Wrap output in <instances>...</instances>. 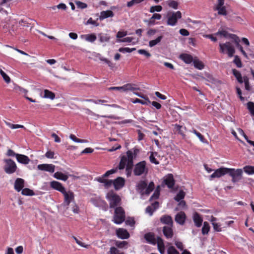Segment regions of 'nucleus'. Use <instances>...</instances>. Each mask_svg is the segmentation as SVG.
Masks as SVG:
<instances>
[{
  "label": "nucleus",
  "instance_id": "obj_1",
  "mask_svg": "<svg viewBox=\"0 0 254 254\" xmlns=\"http://www.w3.org/2000/svg\"><path fill=\"white\" fill-rule=\"evenodd\" d=\"M139 152V150L136 148L128 150L126 153L127 155H124L121 157L118 167H117L118 169H125L127 164H133V158Z\"/></svg>",
  "mask_w": 254,
  "mask_h": 254
},
{
  "label": "nucleus",
  "instance_id": "obj_2",
  "mask_svg": "<svg viewBox=\"0 0 254 254\" xmlns=\"http://www.w3.org/2000/svg\"><path fill=\"white\" fill-rule=\"evenodd\" d=\"M144 238L146 242L150 244L155 245L157 244L158 250L160 254H165V245L163 240L161 237H157L156 238L153 233L148 232L144 235Z\"/></svg>",
  "mask_w": 254,
  "mask_h": 254
},
{
  "label": "nucleus",
  "instance_id": "obj_3",
  "mask_svg": "<svg viewBox=\"0 0 254 254\" xmlns=\"http://www.w3.org/2000/svg\"><path fill=\"white\" fill-rule=\"evenodd\" d=\"M154 189V184L153 182L149 183L147 186L145 181H140L136 185V190L141 195H148Z\"/></svg>",
  "mask_w": 254,
  "mask_h": 254
},
{
  "label": "nucleus",
  "instance_id": "obj_4",
  "mask_svg": "<svg viewBox=\"0 0 254 254\" xmlns=\"http://www.w3.org/2000/svg\"><path fill=\"white\" fill-rule=\"evenodd\" d=\"M106 198L109 202L110 207L111 208H116L121 205V197L113 191H109L107 194Z\"/></svg>",
  "mask_w": 254,
  "mask_h": 254
},
{
  "label": "nucleus",
  "instance_id": "obj_5",
  "mask_svg": "<svg viewBox=\"0 0 254 254\" xmlns=\"http://www.w3.org/2000/svg\"><path fill=\"white\" fill-rule=\"evenodd\" d=\"M146 162L142 161L136 163L133 170V174L136 176H140L142 175H146L148 172V169L146 166Z\"/></svg>",
  "mask_w": 254,
  "mask_h": 254
},
{
  "label": "nucleus",
  "instance_id": "obj_6",
  "mask_svg": "<svg viewBox=\"0 0 254 254\" xmlns=\"http://www.w3.org/2000/svg\"><path fill=\"white\" fill-rule=\"evenodd\" d=\"M125 212L124 209L119 206L115 209V213L113 216V222L117 224H120L125 220Z\"/></svg>",
  "mask_w": 254,
  "mask_h": 254
},
{
  "label": "nucleus",
  "instance_id": "obj_7",
  "mask_svg": "<svg viewBox=\"0 0 254 254\" xmlns=\"http://www.w3.org/2000/svg\"><path fill=\"white\" fill-rule=\"evenodd\" d=\"M219 48L220 53L227 54L229 57H233L235 52L234 46L229 42H227L225 43H220Z\"/></svg>",
  "mask_w": 254,
  "mask_h": 254
},
{
  "label": "nucleus",
  "instance_id": "obj_8",
  "mask_svg": "<svg viewBox=\"0 0 254 254\" xmlns=\"http://www.w3.org/2000/svg\"><path fill=\"white\" fill-rule=\"evenodd\" d=\"M167 17V25L173 26L177 24L178 20L182 18V13L180 11L168 12Z\"/></svg>",
  "mask_w": 254,
  "mask_h": 254
},
{
  "label": "nucleus",
  "instance_id": "obj_9",
  "mask_svg": "<svg viewBox=\"0 0 254 254\" xmlns=\"http://www.w3.org/2000/svg\"><path fill=\"white\" fill-rule=\"evenodd\" d=\"M4 165L3 169L5 172L8 174H11L15 172L17 167L14 161L11 159H6L3 160Z\"/></svg>",
  "mask_w": 254,
  "mask_h": 254
},
{
  "label": "nucleus",
  "instance_id": "obj_10",
  "mask_svg": "<svg viewBox=\"0 0 254 254\" xmlns=\"http://www.w3.org/2000/svg\"><path fill=\"white\" fill-rule=\"evenodd\" d=\"M227 174L232 177V182L236 183L242 179L243 171L241 169L228 168Z\"/></svg>",
  "mask_w": 254,
  "mask_h": 254
},
{
  "label": "nucleus",
  "instance_id": "obj_11",
  "mask_svg": "<svg viewBox=\"0 0 254 254\" xmlns=\"http://www.w3.org/2000/svg\"><path fill=\"white\" fill-rule=\"evenodd\" d=\"M90 201L95 206L102 208L105 210L106 209L107 204L100 196L95 195L94 197L91 198Z\"/></svg>",
  "mask_w": 254,
  "mask_h": 254
},
{
  "label": "nucleus",
  "instance_id": "obj_12",
  "mask_svg": "<svg viewBox=\"0 0 254 254\" xmlns=\"http://www.w3.org/2000/svg\"><path fill=\"white\" fill-rule=\"evenodd\" d=\"M64 196V205L68 206L71 202L74 200V193L71 191H66L65 190L62 192Z\"/></svg>",
  "mask_w": 254,
  "mask_h": 254
},
{
  "label": "nucleus",
  "instance_id": "obj_13",
  "mask_svg": "<svg viewBox=\"0 0 254 254\" xmlns=\"http://www.w3.org/2000/svg\"><path fill=\"white\" fill-rule=\"evenodd\" d=\"M228 168L225 167H220V168L216 169L213 173H212L210 177L211 179H214L215 178H220L222 176H224L226 174H227Z\"/></svg>",
  "mask_w": 254,
  "mask_h": 254
},
{
  "label": "nucleus",
  "instance_id": "obj_14",
  "mask_svg": "<svg viewBox=\"0 0 254 254\" xmlns=\"http://www.w3.org/2000/svg\"><path fill=\"white\" fill-rule=\"evenodd\" d=\"M118 171V168H114L111 170H110L107 171L104 175L102 176L95 178V180L97 182L104 184L105 181L107 180L106 179V177L109 176L111 174H113L116 173Z\"/></svg>",
  "mask_w": 254,
  "mask_h": 254
},
{
  "label": "nucleus",
  "instance_id": "obj_15",
  "mask_svg": "<svg viewBox=\"0 0 254 254\" xmlns=\"http://www.w3.org/2000/svg\"><path fill=\"white\" fill-rule=\"evenodd\" d=\"M37 168L39 170L45 171L52 173L55 172V166L52 164H42L38 165Z\"/></svg>",
  "mask_w": 254,
  "mask_h": 254
},
{
  "label": "nucleus",
  "instance_id": "obj_16",
  "mask_svg": "<svg viewBox=\"0 0 254 254\" xmlns=\"http://www.w3.org/2000/svg\"><path fill=\"white\" fill-rule=\"evenodd\" d=\"M164 183L169 189H172L175 185V180L173 175L172 174H169L166 175L164 179Z\"/></svg>",
  "mask_w": 254,
  "mask_h": 254
},
{
  "label": "nucleus",
  "instance_id": "obj_17",
  "mask_svg": "<svg viewBox=\"0 0 254 254\" xmlns=\"http://www.w3.org/2000/svg\"><path fill=\"white\" fill-rule=\"evenodd\" d=\"M172 227L173 226H164L163 227V234L168 240L172 239L174 236V232Z\"/></svg>",
  "mask_w": 254,
  "mask_h": 254
},
{
  "label": "nucleus",
  "instance_id": "obj_18",
  "mask_svg": "<svg viewBox=\"0 0 254 254\" xmlns=\"http://www.w3.org/2000/svg\"><path fill=\"white\" fill-rule=\"evenodd\" d=\"M116 234L118 238L122 239H127L129 237V234L126 229L119 228L116 230Z\"/></svg>",
  "mask_w": 254,
  "mask_h": 254
},
{
  "label": "nucleus",
  "instance_id": "obj_19",
  "mask_svg": "<svg viewBox=\"0 0 254 254\" xmlns=\"http://www.w3.org/2000/svg\"><path fill=\"white\" fill-rule=\"evenodd\" d=\"M50 187L52 189L57 190L61 193L63 192V191L65 190L64 187L61 183L56 181H53L50 182Z\"/></svg>",
  "mask_w": 254,
  "mask_h": 254
},
{
  "label": "nucleus",
  "instance_id": "obj_20",
  "mask_svg": "<svg viewBox=\"0 0 254 254\" xmlns=\"http://www.w3.org/2000/svg\"><path fill=\"white\" fill-rule=\"evenodd\" d=\"M24 180L22 178H17L14 182V188L17 191H20L24 187Z\"/></svg>",
  "mask_w": 254,
  "mask_h": 254
},
{
  "label": "nucleus",
  "instance_id": "obj_21",
  "mask_svg": "<svg viewBox=\"0 0 254 254\" xmlns=\"http://www.w3.org/2000/svg\"><path fill=\"white\" fill-rule=\"evenodd\" d=\"M125 179L122 177H118L113 181V185L116 190H118L125 185Z\"/></svg>",
  "mask_w": 254,
  "mask_h": 254
},
{
  "label": "nucleus",
  "instance_id": "obj_22",
  "mask_svg": "<svg viewBox=\"0 0 254 254\" xmlns=\"http://www.w3.org/2000/svg\"><path fill=\"white\" fill-rule=\"evenodd\" d=\"M186 216L185 212L181 211L175 216V221L180 225H184L186 221Z\"/></svg>",
  "mask_w": 254,
  "mask_h": 254
},
{
  "label": "nucleus",
  "instance_id": "obj_23",
  "mask_svg": "<svg viewBox=\"0 0 254 254\" xmlns=\"http://www.w3.org/2000/svg\"><path fill=\"white\" fill-rule=\"evenodd\" d=\"M179 59L187 64H190L194 59L191 55L185 53L181 54L179 56Z\"/></svg>",
  "mask_w": 254,
  "mask_h": 254
},
{
  "label": "nucleus",
  "instance_id": "obj_24",
  "mask_svg": "<svg viewBox=\"0 0 254 254\" xmlns=\"http://www.w3.org/2000/svg\"><path fill=\"white\" fill-rule=\"evenodd\" d=\"M158 202L155 201L153 203L151 206H148L146 208L145 212L149 214L150 216H152L153 212L158 208Z\"/></svg>",
  "mask_w": 254,
  "mask_h": 254
},
{
  "label": "nucleus",
  "instance_id": "obj_25",
  "mask_svg": "<svg viewBox=\"0 0 254 254\" xmlns=\"http://www.w3.org/2000/svg\"><path fill=\"white\" fill-rule=\"evenodd\" d=\"M160 222L164 224L167 225V226H173V220L169 215H165L160 218Z\"/></svg>",
  "mask_w": 254,
  "mask_h": 254
},
{
  "label": "nucleus",
  "instance_id": "obj_26",
  "mask_svg": "<svg viewBox=\"0 0 254 254\" xmlns=\"http://www.w3.org/2000/svg\"><path fill=\"white\" fill-rule=\"evenodd\" d=\"M209 221L211 223L214 231L216 232H221L222 231L221 225L219 223H216V218L214 217L213 216H211L210 219H209Z\"/></svg>",
  "mask_w": 254,
  "mask_h": 254
},
{
  "label": "nucleus",
  "instance_id": "obj_27",
  "mask_svg": "<svg viewBox=\"0 0 254 254\" xmlns=\"http://www.w3.org/2000/svg\"><path fill=\"white\" fill-rule=\"evenodd\" d=\"M193 220L195 225L197 227H200L202 225L203 221L202 218L200 215L197 212H195L193 216Z\"/></svg>",
  "mask_w": 254,
  "mask_h": 254
},
{
  "label": "nucleus",
  "instance_id": "obj_28",
  "mask_svg": "<svg viewBox=\"0 0 254 254\" xmlns=\"http://www.w3.org/2000/svg\"><path fill=\"white\" fill-rule=\"evenodd\" d=\"M16 159L18 162L23 164H28L30 161L27 156L19 154L16 155Z\"/></svg>",
  "mask_w": 254,
  "mask_h": 254
},
{
  "label": "nucleus",
  "instance_id": "obj_29",
  "mask_svg": "<svg viewBox=\"0 0 254 254\" xmlns=\"http://www.w3.org/2000/svg\"><path fill=\"white\" fill-rule=\"evenodd\" d=\"M80 37L82 39H84L86 41L91 43L94 42L97 39L94 34L81 35Z\"/></svg>",
  "mask_w": 254,
  "mask_h": 254
},
{
  "label": "nucleus",
  "instance_id": "obj_30",
  "mask_svg": "<svg viewBox=\"0 0 254 254\" xmlns=\"http://www.w3.org/2000/svg\"><path fill=\"white\" fill-rule=\"evenodd\" d=\"M114 15L113 12L111 10L103 11L101 12L99 17L100 19L103 20L108 17H112Z\"/></svg>",
  "mask_w": 254,
  "mask_h": 254
},
{
  "label": "nucleus",
  "instance_id": "obj_31",
  "mask_svg": "<svg viewBox=\"0 0 254 254\" xmlns=\"http://www.w3.org/2000/svg\"><path fill=\"white\" fill-rule=\"evenodd\" d=\"M143 99L145 100V101L140 100L138 98H136L134 100L131 99L130 100L133 103H140L142 105H148L151 103L150 101L149 100V98L147 97H145Z\"/></svg>",
  "mask_w": 254,
  "mask_h": 254
},
{
  "label": "nucleus",
  "instance_id": "obj_32",
  "mask_svg": "<svg viewBox=\"0 0 254 254\" xmlns=\"http://www.w3.org/2000/svg\"><path fill=\"white\" fill-rule=\"evenodd\" d=\"M54 177L58 180H60L64 181H66L68 178V176L67 175L64 174L61 172H56L54 174Z\"/></svg>",
  "mask_w": 254,
  "mask_h": 254
},
{
  "label": "nucleus",
  "instance_id": "obj_33",
  "mask_svg": "<svg viewBox=\"0 0 254 254\" xmlns=\"http://www.w3.org/2000/svg\"><path fill=\"white\" fill-rule=\"evenodd\" d=\"M232 73L240 83L242 84L243 83L244 79L239 71L236 69H233Z\"/></svg>",
  "mask_w": 254,
  "mask_h": 254
},
{
  "label": "nucleus",
  "instance_id": "obj_34",
  "mask_svg": "<svg viewBox=\"0 0 254 254\" xmlns=\"http://www.w3.org/2000/svg\"><path fill=\"white\" fill-rule=\"evenodd\" d=\"M87 113H88L89 115L94 116L97 117V118L101 117V118H109L112 119H116L117 118L113 115H110V116H105V115H99L98 114H96L90 110L89 109H86Z\"/></svg>",
  "mask_w": 254,
  "mask_h": 254
},
{
  "label": "nucleus",
  "instance_id": "obj_35",
  "mask_svg": "<svg viewBox=\"0 0 254 254\" xmlns=\"http://www.w3.org/2000/svg\"><path fill=\"white\" fill-rule=\"evenodd\" d=\"M192 62L193 63L194 66L195 68L200 70L204 68V66L203 63L198 60L196 57L194 58Z\"/></svg>",
  "mask_w": 254,
  "mask_h": 254
},
{
  "label": "nucleus",
  "instance_id": "obj_36",
  "mask_svg": "<svg viewBox=\"0 0 254 254\" xmlns=\"http://www.w3.org/2000/svg\"><path fill=\"white\" fill-rule=\"evenodd\" d=\"M98 38L101 43L108 42L110 39L109 35L106 33H100L98 34Z\"/></svg>",
  "mask_w": 254,
  "mask_h": 254
},
{
  "label": "nucleus",
  "instance_id": "obj_37",
  "mask_svg": "<svg viewBox=\"0 0 254 254\" xmlns=\"http://www.w3.org/2000/svg\"><path fill=\"white\" fill-rule=\"evenodd\" d=\"M163 36L160 35L157 37L155 39L151 40L149 42V46L150 47H153L155 45L158 44L162 40Z\"/></svg>",
  "mask_w": 254,
  "mask_h": 254
},
{
  "label": "nucleus",
  "instance_id": "obj_38",
  "mask_svg": "<svg viewBox=\"0 0 254 254\" xmlns=\"http://www.w3.org/2000/svg\"><path fill=\"white\" fill-rule=\"evenodd\" d=\"M125 92L127 91H132L140 90L139 88L135 87V85L131 83L125 84Z\"/></svg>",
  "mask_w": 254,
  "mask_h": 254
},
{
  "label": "nucleus",
  "instance_id": "obj_39",
  "mask_svg": "<svg viewBox=\"0 0 254 254\" xmlns=\"http://www.w3.org/2000/svg\"><path fill=\"white\" fill-rule=\"evenodd\" d=\"M43 97L53 100L55 98V95L52 91H50L47 89H45L44 90V95Z\"/></svg>",
  "mask_w": 254,
  "mask_h": 254
},
{
  "label": "nucleus",
  "instance_id": "obj_40",
  "mask_svg": "<svg viewBox=\"0 0 254 254\" xmlns=\"http://www.w3.org/2000/svg\"><path fill=\"white\" fill-rule=\"evenodd\" d=\"M243 170L248 175L254 174V166H246L243 168Z\"/></svg>",
  "mask_w": 254,
  "mask_h": 254
},
{
  "label": "nucleus",
  "instance_id": "obj_41",
  "mask_svg": "<svg viewBox=\"0 0 254 254\" xmlns=\"http://www.w3.org/2000/svg\"><path fill=\"white\" fill-rule=\"evenodd\" d=\"M115 245L120 249H127L128 247V243L127 241H119L115 242Z\"/></svg>",
  "mask_w": 254,
  "mask_h": 254
},
{
  "label": "nucleus",
  "instance_id": "obj_42",
  "mask_svg": "<svg viewBox=\"0 0 254 254\" xmlns=\"http://www.w3.org/2000/svg\"><path fill=\"white\" fill-rule=\"evenodd\" d=\"M215 9L218 11V13L219 15H226L227 10L225 6H215Z\"/></svg>",
  "mask_w": 254,
  "mask_h": 254
},
{
  "label": "nucleus",
  "instance_id": "obj_43",
  "mask_svg": "<svg viewBox=\"0 0 254 254\" xmlns=\"http://www.w3.org/2000/svg\"><path fill=\"white\" fill-rule=\"evenodd\" d=\"M185 194V192L183 190H181L178 192L176 196L174 197V199L176 201L179 202L180 200L184 198Z\"/></svg>",
  "mask_w": 254,
  "mask_h": 254
},
{
  "label": "nucleus",
  "instance_id": "obj_44",
  "mask_svg": "<svg viewBox=\"0 0 254 254\" xmlns=\"http://www.w3.org/2000/svg\"><path fill=\"white\" fill-rule=\"evenodd\" d=\"M210 230V226L207 222H204L202 228V234L204 235H207Z\"/></svg>",
  "mask_w": 254,
  "mask_h": 254
},
{
  "label": "nucleus",
  "instance_id": "obj_45",
  "mask_svg": "<svg viewBox=\"0 0 254 254\" xmlns=\"http://www.w3.org/2000/svg\"><path fill=\"white\" fill-rule=\"evenodd\" d=\"M21 193L23 195L32 196L35 194L34 191L29 189L25 188L21 190Z\"/></svg>",
  "mask_w": 254,
  "mask_h": 254
},
{
  "label": "nucleus",
  "instance_id": "obj_46",
  "mask_svg": "<svg viewBox=\"0 0 254 254\" xmlns=\"http://www.w3.org/2000/svg\"><path fill=\"white\" fill-rule=\"evenodd\" d=\"M69 138L74 142H77V143H87L88 142V141L85 139H82L78 138L76 137V136L74 134H70L69 136Z\"/></svg>",
  "mask_w": 254,
  "mask_h": 254
},
{
  "label": "nucleus",
  "instance_id": "obj_47",
  "mask_svg": "<svg viewBox=\"0 0 254 254\" xmlns=\"http://www.w3.org/2000/svg\"><path fill=\"white\" fill-rule=\"evenodd\" d=\"M5 124L11 129H16L18 128H21L25 129V127L23 125L18 124H13L10 123L5 122Z\"/></svg>",
  "mask_w": 254,
  "mask_h": 254
},
{
  "label": "nucleus",
  "instance_id": "obj_48",
  "mask_svg": "<svg viewBox=\"0 0 254 254\" xmlns=\"http://www.w3.org/2000/svg\"><path fill=\"white\" fill-rule=\"evenodd\" d=\"M133 165V164H127L126 165V173L127 177H130L131 175Z\"/></svg>",
  "mask_w": 254,
  "mask_h": 254
},
{
  "label": "nucleus",
  "instance_id": "obj_49",
  "mask_svg": "<svg viewBox=\"0 0 254 254\" xmlns=\"http://www.w3.org/2000/svg\"><path fill=\"white\" fill-rule=\"evenodd\" d=\"M156 155V152H151L150 153V155L149 156V160L151 163H153L155 165H158L159 164V162L156 160V159L154 155Z\"/></svg>",
  "mask_w": 254,
  "mask_h": 254
},
{
  "label": "nucleus",
  "instance_id": "obj_50",
  "mask_svg": "<svg viewBox=\"0 0 254 254\" xmlns=\"http://www.w3.org/2000/svg\"><path fill=\"white\" fill-rule=\"evenodd\" d=\"M175 127V129L178 131V133L180 134L183 136H185V134L184 132V131L182 130V128H183L182 126H180L179 125L175 124L174 125ZM184 128L185 129L186 127H184Z\"/></svg>",
  "mask_w": 254,
  "mask_h": 254
},
{
  "label": "nucleus",
  "instance_id": "obj_51",
  "mask_svg": "<svg viewBox=\"0 0 254 254\" xmlns=\"http://www.w3.org/2000/svg\"><path fill=\"white\" fill-rule=\"evenodd\" d=\"M167 252V254H180L179 252L172 246L168 247Z\"/></svg>",
  "mask_w": 254,
  "mask_h": 254
},
{
  "label": "nucleus",
  "instance_id": "obj_52",
  "mask_svg": "<svg viewBox=\"0 0 254 254\" xmlns=\"http://www.w3.org/2000/svg\"><path fill=\"white\" fill-rule=\"evenodd\" d=\"M243 79H244L243 82H244V83H245V89L248 91H251V87L249 84V78L246 76H244L243 77Z\"/></svg>",
  "mask_w": 254,
  "mask_h": 254
},
{
  "label": "nucleus",
  "instance_id": "obj_53",
  "mask_svg": "<svg viewBox=\"0 0 254 254\" xmlns=\"http://www.w3.org/2000/svg\"><path fill=\"white\" fill-rule=\"evenodd\" d=\"M168 5L169 7H172L174 9H177L178 6V3L173 0H169L167 1Z\"/></svg>",
  "mask_w": 254,
  "mask_h": 254
},
{
  "label": "nucleus",
  "instance_id": "obj_54",
  "mask_svg": "<svg viewBox=\"0 0 254 254\" xmlns=\"http://www.w3.org/2000/svg\"><path fill=\"white\" fill-rule=\"evenodd\" d=\"M162 10V7L161 5L152 6L150 8L149 12L151 13H153L155 11L160 12Z\"/></svg>",
  "mask_w": 254,
  "mask_h": 254
},
{
  "label": "nucleus",
  "instance_id": "obj_55",
  "mask_svg": "<svg viewBox=\"0 0 254 254\" xmlns=\"http://www.w3.org/2000/svg\"><path fill=\"white\" fill-rule=\"evenodd\" d=\"M247 107L251 114L254 116V103L252 102H249L247 103Z\"/></svg>",
  "mask_w": 254,
  "mask_h": 254
},
{
  "label": "nucleus",
  "instance_id": "obj_56",
  "mask_svg": "<svg viewBox=\"0 0 254 254\" xmlns=\"http://www.w3.org/2000/svg\"><path fill=\"white\" fill-rule=\"evenodd\" d=\"M135 50V48H120L119 49L120 52L125 53H131L133 51Z\"/></svg>",
  "mask_w": 254,
  "mask_h": 254
},
{
  "label": "nucleus",
  "instance_id": "obj_57",
  "mask_svg": "<svg viewBox=\"0 0 254 254\" xmlns=\"http://www.w3.org/2000/svg\"><path fill=\"white\" fill-rule=\"evenodd\" d=\"M0 73L5 82L9 83L10 81V77L2 69H0Z\"/></svg>",
  "mask_w": 254,
  "mask_h": 254
},
{
  "label": "nucleus",
  "instance_id": "obj_58",
  "mask_svg": "<svg viewBox=\"0 0 254 254\" xmlns=\"http://www.w3.org/2000/svg\"><path fill=\"white\" fill-rule=\"evenodd\" d=\"M233 62L238 67L240 68L242 67L241 61L238 56H236L235 57Z\"/></svg>",
  "mask_w": 254,
  "mask_h": 254
},
{
  "label": "nucleus",
  "instance_id": "obj_59",
  "mask_svg": "<svg viewBox=\"0 0 254 254\" xmlns=\"http://www.w3.org/2000/svg\"><path fill=\"white\" fill-rule=\"evenodd\" d=\"M110 254H125L124 252H120V251L116 248L112 247L110 249Z\"/></svg>",
  "mask_w": 254,
  "mask_h": 254
},
{
  "label": "nucleus",
  "instance_id": "obj_60",
  "mask_svg": "<svg viewBox=\"0 0 254 254\" xmlns=\"http://www.w3.org/2000/svg\"><path fill=\"white\" fill-rule=\"evenodd\" d=\"M75 3L77 5V8L84 9L87 7V5L86 3L81 2L79 0L75 1Z\"/></svg>",
  "mask_w": 254,
  "mask_h": 254
},
{
  "label": "nucleus",
  "instance_id": "obj_61",
  "mask_svg": "<svg viewBox=\"0 0 254 254\" xmlns=\"http://www.w3.org/2000/svg\"><path fill=\"white\" fill-rule=\"evenodd\" d=\"M109 90H118L122 92H125V85L120 87H110L108 88Z\"/></svg>",
  "mask_w": 254,
  "mask_h": 254
},
{
  "label": "nucleus",
  "instance_id": "obj_62",
  "mask_svg": "<svg viewBox=\"0 0 254 254\" xmlns=\"http://www.w3.org/2000/svg\"><path fill=\"white\" fill-rule=\"evenodd\" d=\"M138 54L145 56L146 58H149L151 57V54L144 49H140L138 50Z\"/></svg>",
  "mask_w": 254,
  "mask_h": 254
},
{
  "label": "nucleus",
  "instance_id": "obj_63",
  "mask_svg": "<svg viewBox=\"0 0 254 254\" xmlns=\"http://www.w3.org/2000/svg\"><path fill=\"white\" fill-rule=\"evenodd\" d=\"M229 37L232 39L233 40H234L235 44H236V45L237 44H238V43H239L240 40L239 39V38L236 35H235V34H229Z\"/></svg>",
  "mask_w": 254,
  "mask_h": 254
},
{
  "label": "nucleus",
  "instance_id": "obj_64",
  "mask_svg": "<svg viewBox=\"0 0 254 254\" xmlns=\"http://www.w3.org/2000/svg\"><path fill=\"white\" fill-rule=\"evenodd\" d=\"M72 238L75 241L76 243L80 246L85 248H88V245H85L84 243H82V242L78 240L77 238L75 237V236H72Z\"/></svg>",
  "mask_w": 254,
  "mask_h": 254
}]
</instances>
